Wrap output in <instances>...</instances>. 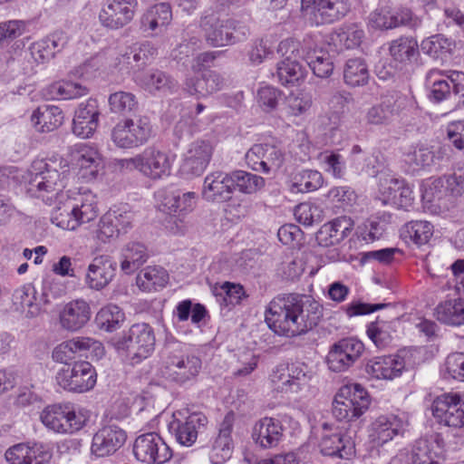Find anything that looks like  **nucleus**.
<instances>
[{"label": "nucleus", "mask_w": 464, "mask_h": 464, "mask_svg": "<svg viewBox=\"0 0 464 464\" xmlns=\"http://www.w3.org/2000/svg\"><path fill=\"white\" fill-rule=\"evenodd\" d=\"M433 417L448 427H464V398L457 393H443L431 405Z\"/></svg>", "instance_id": "4468645a"}, {"label": "nucleus", "mask_w": 464, "mask_h": 464, "mask_svg": "<svg viewBox=\"0 0 464 464\" xmlns=\"http://www.w3.org/2000/svg\"><path fill=\"white\" fill-rule=\"evenodd\" d=\"M36 295V289L32 284H25L16 288L12 295V309L25 318L36 317L41 311Z\"/></svg>", "instance_id": "473e14b6"}, {"label": "nucleus", "mask_w": 464, "mask_h": 464, "mask_svg": "<svg viewBox=\"0 0 464 464\" xmlns=\"http://www.w3.org/2000/svg\"><path fill=\"white\" fill-rule=\"evenodd\" d=\"M157 48L150 42L136 43L130 47V52L124 53L119 60V71L122 73H143L141 68L155 58Z\"/></svg>", "instance_id": "412c9836"}, {"label": "nucleus", "mask_w": 464, "mask_h": 464, "mask_svg": "<svg viewBox=\"0 0 464 464\" xmlns=\"http://www.w3.org/2000/svg\"><path fill=\"white\" fill-rule=\"evenodd\" d=\"M304 16L312 24H332L344 17L350 11L347 0H301Z\"/></svg>", "instance_id": "9d476101"}, {"label": "nucleus", "mask_w": 464, "mask_h": 464, "mask_svg": "<svg viewBox=\"0 0 464 464\" xmlns=\"http://www.w3.org/2000/svg\"><path fill=\"white\" fill-rule=\"evenodd\" d=\"M125 431L114 424L101 428L92 438V453L97 457H106L116 452L126 441Z\"/></svg>", "instance_id": "b1692460"}, {"label": "nucleus", "mask_w": 464, "mask_h": 464, "mask_svg": "<svg viewBox=\"0 0 464 464\" xmlns=\"http://www.w3.org/2000/svg\"><path fill=\"white\" fill-rule=\"evenodd\" d=\"M151 127L147 118L125 119L111 130V139L121 149H133L146 143L150 137Z\"/></svg>", "instance_id": "1a4fd4ad"}, {"label": "nucleus", "mask_w": 464, "mask_h": 464, "mask_svg": "<svg viewBox=\"0 0 464 464\" xmlns=\"http://www.w3.org/2000/svg\"><path fill=\"white\" fill-rule=\"evenodd\" d=\"M135 213L128 205L115 207L107 211L100 219L96 237L108 243L126 235L133 227Z\"/></svg>", "instance_id": "6e6552de"}, {"label": "nucleus", "mask_w": 464, "mask_h": 464, "mask_svg": "<svg viewBox=\"0 0 464 464\" xmlns=\"http://www.w3.org/2000/svg\"><path fill=\"white\" fill-rule=\"evenodd\" d=\"M183 90L188 95L194 96L197 99L208 97L206 72L201 73L199 76L188 74L183 82Z\"/></svg>", "instance_id": "69168bd1"}, {"label": "nucleus", "mask_w": 464, "mask_h": 464, "mask_svg": "<svg viewBox=\"0 0 464 464\" xmlns=\"http://www.w3.org/2000/svg\"><path fill=\"white\" fill-rule=\"evenodd\" d=\"M394 116V109L390 102H383L372 106L366 114L368 123L380 125L387 124Z\"/></svg>", "instance_id": "338daca9"}, {"label": "nucleus", "mask_w": 464, "mask_h": 464, "mask_svg": "<svg viewBox=\"0 0 464 464\" xmlns=\"http://www.w3.org/2000/svg\"><path fill=\"white\" fill-rule=\"evenodd\" d=\"M284 427L279 420L265 417L257 420L252 430L256 444L263 449L276 447L284 439Z\"/></svg>", "instance_id": "7c9ffc66"}, {"label": "nucleus", "mask_w": 464, "mask_h": 464, "mask_svg": "<svg viewBox=\"0 0 464 464\" xmlns=\"http://www.w3.org/2000/svg\"><path fill=\"white\" fill-rule=\"evenodd\" d=\"M368 24L373 29L388 30L395 28L393 12L388 7L376 9L369 15Z\"/></svg>", "instance_id": "774afa93"}, {"label": "nucleus", "mask_w": 464, "mask_h": 464, "mask_svg": "<svg viewBox=\"0 0 464 464\" xmlns=\"http://www.w3.org/2000/svg\"><path fill=\"white\" fill-rule=\"evenodd\" d=\"M226 20H219L215 15L205 16L200 23L207 43L214 47L228 45L231 40L227 34Z\"/></svg>", "instance_id": "ea45409f"}, {"label": "nucleus", "mask_w": 464, "mask_h": 464, "mask_svg": "<svg viewBox=\"0 0 464 464\" xmlns=\"http://www.w3.org/2000/svg\"><path fill=\"white\" fill-rule=\"evenodd\" d=\"M434 233L433 225L427 220H411L404 224L400 235L407 244L421 246L430 242Z\"/></svg>", "instance_id": "4c0bfd02"}, {"label": "nucleus", "mask_w": 464, "mask_h": 464, "mask_svg": "<svg viewBox=\"0 0 464 464\" xmlns=\"http://www.w3.org/2000/svg\"><path fill=\"white\" fill-rule=\"evenodd\" d=\"M438 449H440V445L437 436L416 440L411 454L412 464H439L435 460Z\"/></svg>", "instance_id": "a18cd8bd"}, {"label": "nucleus", "mask_w": 464, "mask_h": 464, "mask_svg": "<svg viewBox=\"0 0 464 464\" xmlns=\"http://www.w3.org/2000/svg\"><path fill=\"white\" fill-rule=\"evenodd\" d=\"M96 371L85 361L75 362L72 367L62 368L56 374V382L64 390L74 392H85L96 383Z\"/></svg>", "instance_id": "9b49d317"}, {"label": "nucleus", "mask_w": 464, "mask_h": 464, "mask_svg": "<svg viewBox=\"0 0 464 464\" xmlns=\"http://www.w3.org/2000/svg\"><path fill=\"white\" fill-rule=\"evenodd\" d=\"M406 365V353H399L369 360L365 365V372L377 380H393L402 374Z\"/></svg>", "instance_id": "6ab92c4d"}, {"label": "nucleus", "mask_w": 464, "mask_h": 464, "mask_svg": "<svg viewBox=\"0 0 464 464\" xmlns=\"http://www.w3.org/2000/svg\"><path fill=\"white\" fill-rule=\"evenodd\" d=\"M175 157L168 150L149 146L132 158L121 159L119 166L126 170H137L150 180H160L170 176Z\"/></svg>", "instance_id": "20e7f679"}, {"label": "nucleus", "mask_w": 464, "mask_h": 464, "mask_svg": "<svg viewBox=\"0 0 464 464\" xmlns=\"http://www.w3.org/2000/svg\"><path fill=\"white\" fill-rule=\"evenodd\" d=\"M363 350V343L356 338L340 340L331 346L326 356L329 370L334 372L347 371L361 357Z\"/></svg>", "instance_id": "ddd939ff"}, {"label": "nucleus", "mask_w": 464, "mask_h": 464, "mask_svg": "<svg viewBox=\"0 0 464 464\" xmlns=\"http://www.w3.org/2000/svg\"><path fill=\"white\" fill-rule=\"evenodd\" d=\"M370 402V396L361 384L343 385L334 396L332 413L338 420L353 421L366 412Z\"/></svg>", "instance_id": "423d86ee"}, {"label": "nucleus", "mask_w": 464, "mask_h": 464, "mask_svg": "<svg viewBox=\"0 0 464 464\" xmlns=\"http://www.w3.org/2000/svg\"><path fill=\"white\" fill-rule=\"evenodd\" d=\"M90 304L83 299H75L66 303L59 312V323L63 329L76 332L82 329L91 319Z\"/></svg>", "instance_id": "c85d7f7f"}, {"label": "nucleus", "mask_w": 464, "mask_h": 464, "mask_svg": "<svg viewBox=\"0 0 464 464\" xmlns=\"http://www.w3.org/2000/svg\"><path fill=\"white\" fill-rule=\"evenodd\" d=\"M401 186V179L389 174L379 177L380 200L383 205L392 204Z\"/></svg>", "instance_id": "680f3d73"}, {"label": "nucleus", "mask_w": 464, "mask_h": 464, "mask_svg": "<svg viewBox=\"0 0 464 464\" xmlns=\"http://www.w3.org/2000/svg\"><path fill=\"white\" fill-rule=\"evenodd\" d=\"M419 45L412 37H401L392 42L390 53L394 61L406 64L418 54Z\"/></svg>", "instance_id": "09e8293b"}, {"label": "nucleus", "mask_w": 464, "mask_h": 464, "mask_svg": "<svg viewBox=\"0 0 464 464\" xmlns=\"http://www.w3.org/2000/svg\"><path fill=\"white\" fill-rule=\"evenodd\" d=\"M135 458L147 464H164L172 457V450L156 432L140 435L134 441Z\"/></svg>", "instance_id": "f8f14e48"}, {"label": "nucleus", "mask_w": 464, "mask_h": 464, "mask_svg": "<svg viewBox=\"0 0 464 464\" xmlns=\"http://www.w3.org/2000/svg\"><path fill=\"white\" fill-rule=\"evenodd\" d=\"M295 216L300 224L309 227L323 220L324 211L314 203L304 202L295 208Z\"/></svg>", "instance_id": "052dcab7"}, {"label": "nucleus", "mask_w": 464, "mask_h": 464, "mask_svg": "<svg viewBox=\"0 0 464 464\" xmlns=\"http://www.w3.org/2000/svg\"><path fill=\"white\" fill-rule=\"evenodd\" d=\"M109 106L111 112L126 115L138 108L136 96L129 92H116L109 96Z\"/></svg>", "instance_id": "13d9d810"}, {"label": "nucleus", "mask_w": 464, "mask_h": 464, "mask_svg": "<svg viewBox=\"0 0 464 464\" xmlns=\"http://www.w3.org/2000/svg\"><path fill=\"white\" fill-rule=\"evenodd\" d=\"M149 258L146 246L140 242H128L121 252V268L125 274H132Z\"/></svg>", "instance_id": "58836bf2"}, {"label": "nucleus", "mask_w": 464, "mask_h": 464, "mask_svg": "<svg viewBox=\"0 0 464 464\" xmlns=\"http://www.w3.org/2000/svg\"><path fill=\"white\" fill-rule=\"evenodd\" d=\"M51 220L65 230H75L81 225L94 220L98 216L96 197L88 189L61 193Z\"/></svg>", "instance_id": "f03ea898"}, {"label": "nucleus", "mask_w": 464, "mask_h": 464, "mask_svg": "<svg viewBox=\"0 0 464 464\" xmlns=\"http://www.w3.org/2000/svg\"><path fill=\"white\" fill-rule=\"evenodd\" d=\"M213 154L209 141L195 140L189 144L181 165V171L188 178L200 176L207 169Z\"/></svg>", "instance_id": "a211bd4d"}, {"label": "nucleus", "mask_w": 464, "mask_h": 464, "mask_svg": "<svg viewBox=\"0 0 464 464\" xmlns=\"http://www.w3.org/2000/svg\"><path fill=\"white\" fill-rule=\"evenodd\" d=\"M69 37L63 31H56L45 38L33 43L29 47V53L34 63L44 64L55 57L67 45Z\"/></svg>", "instance_id": "393cba45"}, {"label": "nucleus", "mask_w": 464, "mask_h": 464, "mask_svg": "<svg viewBox=\"0 0 464 464\" xmlns=\"http://www.w3.org/2000/svg\"><path fill=\"white\" fill-rule=\"evenodd\" d=\"M232 183V191L237 188L240 192L253 194L265 186V179L256 174L237 170L229 173Z\"/></svg>", "instance_id": "3c124183"}, {"label": "nucleus", "mask_w": 464, "mask_h": 464, "mask_svg": "<svg viewBox=\"0 0 464 464\" xmlns=\"http://www.w3.org/2000/svg\"><path fill=\"white\" fill-rule=\"evenodd\" d=\"M169 281L167 271L160 266H147L137 276L138 286L147 292L164 287Z\"/></svg>", "instance_id": "49530a36"}, {"label": "nucleus", "mask_w": 464, "mask_h": 464, "mask_svg": "<svg viewBox=\"0 0 464 464\" xmlns=\"http://www.w3.org/2000/svg\"><path fill=\"white\" fill-rule=\"evenodd\" d=\"M303 59L306 61L314 74L319 78H328L334 71V56L323 48L305 45Z\"/></svg>", "instance_id": "e433bc0d"}, {"label": "nucleus", "mask_w": 464, "mask_h": 464, "mask_svg": "<svg viewBox=\"0 0 464 464\" xmlns=\"http://www.w3.org/2000/svg\"><path fill=\"white\" fill-rule=\"evenodd\" d=\"M117 263L109 255H99L92 258L87 267L85 284L93 290L105 288L114 278Z\"/></svg>", "instance_id": "aec40b11"}, {"label": "nucleus", "mask_w": 464, "mask_h": 464, "mask_svg": "<svg viewBox=\"0 0 464 464\" xmlns=\"http://www.w3.org/2000/svg\"><path fill=\"white\" fill-rule=\"evenodd\" d=\"M181 413H174L173 420L169 424V430L177 441L183 446H192L200 432L207 426L208 419L200 412H194L185 418H178Z\"/></svg>", "instance_id": "dca6fc26"}, {"label": "nucleus", "mask_w": 464, "mask_h": 464, "mask_svg": "<svg viewBox=\"0 0 464 464\" xmlns=\"http://www.w3.org/2000/svg\"><path fill=\"white\" fill-rule=\"evenodd\" d=\"M437 319L451 325L464 324V299L456 298L441 302L436 308Z\"/></svg>", "instance_id": "c03bdc74"}, {"label": "nucleus", "mask_w": 464, "mask_h": 464, "mask_svg": "<svg viewBox=\"0 0 464 464\" xmlns=\"http://www.w3.org/2000/svg\"><path fill=\"white\" fill-rule=\"evenodd\" d=\"M451 71L431 70L426 75V85L430 89V100L440 102L448 99L452 92V84L449 78Z\"/></svg>", "instance_id": "a19ab883"}, {"label": "nucleus", "mask_w": 464, "mask_h": 464, "mask_svg": "<svg viewBox=\"0 0 464 464\" xmlns=\"http://www.w3.org/2000/svg\"><path fill=\"white\" fill-rule=\"evenodd\" d=\"M179 347L172 350L169 346L166 348L162 373L167 379L184 383L198 374L201 360L198 356L185 354Z\"/></svg>", "instance_id": "0eeeda50"}, {"label": "nucleus", "mask_w": 464, "mask_h": 464, "mask_svg": "<svg viewBox=\"0 0 464 464\" xmlns=\"http://www.w3.org/2000/svg\"><path fill=\"white\" fill-rule=\"evenodd\" d=\"M62 411V415H64V417L61 420V434H72L79 431L88 420L87 411L71 404H63Z\"/></svg>", "instance_id": "de8ad7c7"}, {"label": "nucleus", "mask_w": 464, "mask_h": 464, "mask_svg": "<svg viewBox=\"0 0 464 464\" xmlns=\"http://www.w3.org/2000/svg\"><path fill=\"white\" fill-rule=\"evenodd\" d=\"M452 43L442 34H435L424 39L420 50L434 59H443L451 51Z\"/></svg>", "instance_id": "4d7b16f0"}, {"label": "nucleus", "mask_w": 464, "mask_h": 464, "mask_svg": "<svg viewBox=\"0 0 464 464\" xmlns=\"http://www.w3.org/2000/svg\"><path fill=\"white\" fill-rule=\"evenodd\" d=\"M354 445L352 435L335 429L323 434L319 447L324 455L349 459L354 453Z\"/></svg>", "instance_id": "bb28decb"}, {"label": "nucleus", "mask_w": 464, "mask_h": 464, "mask_svg": "<svg viewBox=\"0 0 464 464\" xmlns=\"http://www.w3.org/2000/svg\"><path fill=\"white\" fill-rule=\"evenodd\" d=\"M68 169L67 161L60 156L34 160L30 170L28 193L51 204L63 193L62 189L65 186L64 179Z\"/></svg>", "instance_id": "7ed1b4c3"}, {"label": "nucleus", "mask_w": 464, "mask_h": 464, "mask_svg": "<svg viewBox=\"0 0 464 464\" xmlns=\"http://www.w3.org/2000/svg\"><path fill=\"white\" fill-rule=\"evenodd\" d=\"M134 81L150 92H173L178 88V82L166 72L150 70L143 73H135Z\"/></svg>", "instance_id": "c9c22d12"}, {"label": "nucleus", "mask_w": 464, "mask_h": 464, "mask_svg": "<svg viewBox=\"0 0 464 464\" xmlns=\"http://www.w3.org/2000/svg\"><path fill=\"white\" fill-rule=\"evenodd\" d=\"M290 372V392L297 393L307 388L312 378V372L307 371L304 364H292L289 367Z\"/></svg>", "instance_id": "0e129e2a"}, {"label": "nucleus", "mask_w": 464, "mask_h": 464, "mask_svg": "<svg viewBox=\"0 0 464 464\" xmlns=\"http://www.w3.org/2000/svg\"><path fill=\"white\" fill-rule=\"evenodd\" d=\"M276 76L283 85L295 84L303 80L304 70L297 59L283 60L277 64Z\"/></svg>", "instance_id": "6e6d98bb"}, {"label": "nucleus", "mask_w": 464, "mask_h": 464, "mask_svg": "<svg viewBox=\"0 0 464 464\" xmlns=\"http://www.w3.org/2000/svg\"><path fill=\"white\" fill-rule=\"evenodd\" d=\"M235 421V414L230 411L226 414L218 429V434L215 439L209 458L212 463L221 464L232 455L233 440L232 430Z\"/></svg>", "instance_id": "c756f323"}, {"label": "nucleus", "mask_w": 464, "mask_h": 464, "mask_svg": "<svg viewBox=\"0 0 464 464\" xmlns=\"http://www.w3.org/2000/svg\"><path fill=\"white\" fill-rule=\"evenodd\" d=\"M422 199L429 203H438L450 197L444 177L430 179L422 185Z\"/></svg>", "instance_id": "bf43d9fd"}, {"label": "nucleus", "mask_w": 464, "mask_h": 464, "mask_svg": "<svg viewBox=\"0 0 464 464\" xmlns=\"http://www.w3.org/2000/svg\"><path fill=\"white\" fill-rule=\"evenodd\" d=\"M78 175L86 182L94 180L104 169V160L99 150L89 144H81L74 153Z\"/></svg>", "instance_id": "4be33fe9"}, {"label": "nucleus", "mask_w": 464, "mask_h": 464, "mask_svg": "<svg viewBox=\"0 0 464 464\" xmlns=\"http://www.w3.org/2000/svg\"><path fill=\"white\" fill-rule=\"evenodd\" d=\"M159 209L172 214L178 212L179 189L174 187L162 188L155 192Z\"/></svg>", "instance_id": "e2e57ef3"}, {"label": "nucleus", "mask_w": 464, "mask_h": 464, "mask_svg": "<svg viewBox=\"0 0 464 464\" xmlns=\"http://www.w3.org/2000/svg\"><path fill=\"white\" fill-rule=\"evenodd\" d=\"M246 165L255 171L268 174L283 164L285 155L281 149L272 144H254L246 153Z\"/></svg>", "instance_id": "2eb2a0df"}, {"label": "nucleus", "mask_w": 464, "mask_h": 464, "mask_svg": "<svg viewBox=\"0 0 464 464\" xmlns=\"http://www.w3.org/2000/svg\"><path fill=\"white\" fill-rule=\"evenodd\" d=\"M343 79L350 86H361L367 83L369 71L363 59L353 58L346 62L343 70Z\"/></svg>", "instance_id": "603ef678"}, {"label": "nucleus", "mask_w": 464, "mask_h": 464, "mask_svg": "<svg viewBox=\"0 0 464 464\" xmlns=\"http://www.w3.org/2000/svg\"><path fill=\"white\" fill-rule=\"evenodd\" d=\"M63 121L62 110L53 105L39 106L31 115V122L38 132H51L58 129Z\"/></svg>", "instance_id": "f704fd0d"}, {"label": "nucleus", "mask_w": 464, "mask_h": 464, "mask_svg": "<svg viewBox=\"0 0 464 464\" xmlns=\"http://www.w3.org/2000/svg\"><path fill=\"white\" fill-rule=\"evenodd\" d=\"M321 317L320 305L311 302L305 305L296 295L278 296L268 304L265 319L276 334L287 337L300 335L316 326Z\"/></svg>", "instance_id": "f257e3e1"}, {"label": "nucleus", "mask_w": 464, "mask_h": 464, "mask_svg": "<svg viewBox=\"0 0 464 464\" xmlns=\"http://www.w3.org/2000/svg\"><path fill=\"white\" fill-rule=\"evenodd\" d=\"M173 19L169 3H158L150 6L140 17V29L151 36L163 34Z\"/></svg>", "instance_id": "a878e982"}, {"label": "nucleus", "mask_w": 464, "mask_h": 464, "mask_svg": "<svg viewBox=\"0 0 464 464\" xmlns=\"http://www.w3.org/2000/svg\"><path fill=\"white\" fill-rule=\"evenodd\" d=\"M5 456L10 464H44L50 459L51 453L43 444L20 443L8 449Z\"/></svg>", "instance_id": "2f4dec72"}, {"label": "nucleus", "mask_w": 464, "mask_h": 464, "mask_svg": "<svg viewBox=\"0 0 464 464\" xmlns=\"http://www.w3.org/2000/svg\"><path fill=\"white\" fill-rule=\"evenodd\" d=\"M112 344L121 356L136 364L148 358L154 351V331L148 324H135L121 336L114 338Z\"/></svg>", "instance_id": "39448f33"}, {"label": "nucleus", "mask_w": 464, "mask_h": 464, "mask_svg": "<svg viewBox=\"0 0 464 464\" xmlns=\"http://www.w3.org/2000/svg\"><path fill=\"white\" fill-rule=\"evenodd\" d=\"M125 315L122 310L115 304L102 307L95 316L97 327L105 332H113L121 327Z\"/></svg>", "instance_id": "8fccbe9b"}, {"label": "nucleus", "mask_w": 464, "mask_h": 464, "mask_svg": "<svg viewBox=\"0 0 464 464\" xmlns=\"http://www.w3.org/2000/svg\"><path fill=\"white\" fill-rule=\"evenodd\" d=\"M87 93L88 89L85 86L71 81L56 82L45 89V95L52 100L77 99Z\"/></svg>", "instance_id": "37998d69"}, {"label": "nucleus", "mask_w": 464, "mask_h": 464, "mask_svg": "<svg viewBox=\"0 0 464 464\" xmlns=\"http://www.w3.org/2000/svg\"><path fill=\"white\" fill-rule=\"evenodd\" d=\"M352 229L351 219L340 217L326 223L316 234V241L322 246H331L339 244L348 236Z\"/></svg>", "instance_id": "72a5a7b5"}, {"label": "nucleus", "mask_w": 464, "mask_h": 464, "mask_svg": "<svg viewBox=\"0 0 464 464\" xmlns=\"http://www.w3.org/2000/svg\"><path fill=\"white\" fill-rule=\"evenodd\" d=\"M440 160V152H435L431 148L423 144L412 147L405 154V162L412 168L413 171L430 169Z\"/></svg>", "instance_id": "79ce46f5"}, {"label": "nucleus", "mask_w": 464, "mask_h": 464, "mask_svg": "<svg viewBox=\"0 0 464 464\" xmlns=\"http://www.w3.org/2000/svg\"><path fill=\"white\" fill-rule=\"evenodd\" d=\"M394 332L393 323L377 318L376 321L371 323L367 327V334L369 338L378 348H385L390 344Z\"/></svg>", "instance_id": "5fc2aeb1"}, {"label": "nucleus", "mask_w": 464, "mask_h": 464, "mask_svg": "<svg viewBox=\"0 0 464 464\" xmlns=\"http://www.w3.org/2000/svg\"><path fill=\"white\" fill-rule=\"evenodd\" d=\"M406 425V421L398 415H380L371 424L370 440L375 446H382L395 436L402 434Z\"/></svg>", "instance_id": "5701e85b"}, {"label": "nucleus", "mask_w": 464, "mask_h": 464, "mask_svg": "<svg viewBox=\"0 0 464 464\" xmlns=\"http://www.w3.org/2000/svg\"><path fill=\"white\" fill-rule=\"evenodd\" d=\"M324 179L317 170L304 169L296 173L291 185L292 192H311L322 187Z\"/></svg>", "instance_id": "864d4df0"}, {"label": "nucleus", "mask_w": 464, "mask_h": 464, "mask_svg": "<svg viewBox=\"0 0 464 464\" xmlns=\"http://www.w3.org/2000/svg\"><path fill=\"white\" fill-rule=\"evenodd\" d=\"M137 5V0H107L99 19L107 28H121L133 19Z\"/></svg>", "instance_id": "f3484780"}, {"label": "nucleus", "mask_w": 464, "mask_h": 464, "mask_svg": "<svg viewBox=\"0 0 464 464\" xmlns=\"http://www.w3.org/2000/svg\"><path fill=\"white\" fill-rule=\"evenodd\" d=\"M229 173L213 171L203 181L201 196L208 202H225L231 198L232 183Z\"/></svg>", "instance_id": "cd10ccee"}]
</instances>
